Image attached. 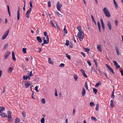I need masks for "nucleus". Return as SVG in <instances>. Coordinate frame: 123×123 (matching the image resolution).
<instances>
[{"mask_svg": "<svg viewBox=\"0 0 123 123\" xmlns=\"http://www.w3.org/2000/svg\"><path fill=\"white\" fill-rule=\"evenodd\" d=\"M103 11L105 14L106 16L108 17H110V14L109 12L108 9H107L106 7H105L103 9Z\"/></svg>", "mask_w": 123, "mask_h": 123, "instance_id": "obj_1", "label": "nucleus"}, {"mask_svg": "<svg viewBox=\"0 0 123 123\" xmlns=\"http://www.w3.org/2000/svg\"><path fill=\"white\" fill-rule=\"evenodd\" d=\"M84 34L83 32L78 33L77 34V36L80 40L81 41L84 38Z\"/></svg>", "mask_w": 123, "mask_h": 123, "instance_id": "obj_2", "label": "nucleus"}, {"mask_svg": "<svg viewBox=\"0 0 123 123\" xmlns=\"http://www.w3.org/2000/svg\"><path fill=\"white\" fill-rule=\"evenodd\" d=\"M62 7V4H60L59 1H58L56 4V8L57 10L61 12H62L61 10V8Z\"/></svg>", "mask_w": 123, "mask_h": 123, "instance_id": "obj_3", "label": "nucleus"}, {"mask_svg": "<svg viewBox=\"0 0 123 123\" xmlns=\"http://www.w3.org/2000/svg\"><path fill=\"white\" fill-rule=\"evenodd\" d=\"M9 32V30H8L4 33L3 35L2 39V40L4 39L7 37Z\"/></svg>", "mask_w": 123, "mask_h": 123, "instance_id": "obj_4", "label": "nucleus"}, {"mask_svg": "<svg viewBox=\"0 0 123 123\" xmlns=\"http://www.w3.org/2000/svg\"><path fill=\"white\" fill-rule=\"evenodd\" d=\"M46 39H45V37H43V43L42 44V45L43 46L44 44H47L48 43L49 41L48 40V38H47Z\"/></svg>", "mask_w": 123, "mask_h": 123, "instance_id": "obj_5", "label": "nucleus"}, {"mask_svg": "<svg viewBox=\"0 0 123 123\" xmlns=\"http://www.w3.org/2000/svg\"><path fill=\"white\" fill-rule=\"evenodd\" d=\"M32 10V8H30L27 11L25 15L26 17L28 18H29V15L31 13V12Z\"/></svg>", "mask_w": 123, "mask_h": 123, "instance_id": "obj_6", "label": "nucleus"}, {"mask_svg": "<svg viewBox=\"0 0 123 123\" xmlns=\"http://www.w3.org/2000/svg\"><path fill=\"white\" fill-rule=\"evenodd\" d=\"M106 66L111 72L113 74H115V73L113 70L110 66H109L107 64H106Z\"/></svg>", "mask_w": 123, "mask_h": 123, "instance_id": "obj_7", "label": "nucleus"}, {"mask_svg": "<svg viewBox=\"0 0 123 123\" xmlns=\"http://www.w3.org/2000/svg\"><path fill=\"white\" fill-rule=\"evenodd\" d=\"M97 48L98 51L101 52L102 50L101 48V44H98L97 45Z\"/></svg>", "mask_w": 123, "mask_h": 123, "instance_id": "obj_8", "label": "nucleus"}, {"mask_svg": "<svg viewBox=\"0 0 123 123\" xmlns=\"http://www.w3.org/2000/svg\"><path fill=\"white\" fill-rule=\"evenodd\" d=\"M107 25L110 30H111L112 29V26L111 22L109 21L107 22Z\"/></svg>", "mask_w": 123, "mask_h": 123, "instance_id": "obj_9", "label": "nucleus"}, {"mask_svg": "<svg viewBox=\"0 0 123 123\" xmlns=\"http://www.w3.org/2000/svg\"><path fill=\"white\" fill-rule=\"evenodd\" d=\"M31 85V83H30V81L26 82L25 83V86L26 88H28L29 86Z\"/></svg>", "mask_w": 123, "mask_h": 123, "instance_id": "obj_10", "label": "nucleus"}, {"mask_svg": "<svg viewBox=\"0 0 123 123\" xmlns=\"http://www.w3.org/2000/svg\"><path fill=\"white\" fill-rule=\"evenodd\" d=\"M100 20L101 21L102 27L103 28V29L104 30L105 29L104 24L102 18H100Z\"/></svg>", "mask_w": 123, "mask_h": 123, "instance_id": "obj_11", "label": "nucleus"}, {"mask_svg": "<svg viewBox=\"0 0 123 123\" xmlns=\"http://www.w3.org/2000/svg\"><path fill=\"white\" fill-rule=\"evenodd\" d=\"M17 20H19V17H20V10H19V8L18 9V11H17Z\"/></svg>", "mask_w": 123, "mask_h": 123, "instance_id": "obj_12", "label": "nucleus"}, {"mask_svg": "<svg viewBox=\"0 0 123 123\" xmlns=\"http://www.w3.org/2000/svg\"><path fill=\"white\" fill-rule=\"evenodd\" d=\"M12 59L14 61H15L16 60V58L15 56V53L13 51L12 52Z\"/></svg>", "mask_w": 123, "mask_h": 123, "instance_id": "obj_13", "label": "nucleus"}, {"mask_svg": "<svg viewBox=\"0 0 123 123\" xmlns=\"http://www.w3.org/2000/svg\"><path fill=\"white\" fill-rule=\"evenodd\" d=\"M13 69V68L11 67L9 68L7 70L8 73H11L12 72Z\"/></svg>", "mask_w": 123, "mask_h": 123, "instance_id": "obj_14", "label": "nucleus"}, {"mask_svg": "<svg viewBox=\"0 0 123 123\" xmlns=\"http://www.w3.org/2000/svg\"><path fill=\"white\" fill-rule=\"evenodd\" d=\"M7 116H6V117H11V112L10 111H7Z\"/></svg>", "mask_w": 123, "mask_h": 123, "instance_id": "obj_15", "label": "nucleus"}, {"mask_svg": "<svg viewBox=\"0 0 123 123\" xmlns=\"http://www.w3.org/2000/svg\"><path fill=\"white\" fill-rule=\"evenodd\" d=\"M44 36L45 37H45V39H46L47 38H48V40L49 41V39L48 38V35H47V32H44Z\"/></svg>", "mask_w": 123, "mask_h": 123, "instance_id": "obj_16", "label": "nucleus"}, {"mask_svg": "<svg viewBox=\"0 0 123 123\" xmlns=\"http://www.w3.org/2000/svg\"><path fill=\"white\" fill-rule=\"evenodd\" d=\"M5 109V108L4 107L0 106V114Z\"/></svg>", "mask_w": 123, "mask_h": 123, "instance_id": "obj_17", "label": "nucleus"}, {"mask_svg": "<svg viewBox=\"0 0 123 123\" xmlns=\"http://www.w3.org/2000/svg\"><path fill=\"white\" fill-rule=\"evenodd\" d=\"M113 2L114 4L115 5V6L116 9H117V8H118V5L117 4L116 1L115 0H113Z\"/></svg>", "mask_w": 123, "mask_h": 123, "instance_id": "obj_18", "label": "nucleus"}, {"mask_svg": "<svg viewBox=\"0 0 123 123\" xmlns=\"http://www.w3.org/2000/svg\"><path fill=\"white\" fill-rule=\"evenodd\" d=\"M98 26V29L99 32H101V26L100 25L99 22H97Z\"/></svg>", "mask_w": 123, "mask_h": 123, "instance_id": "obj_19", "label": "nucleus"}, {"mask_svg": "<svg viewBox=\"0 0 123 123\" xmlns=\"http://www.w3.org/2000/svg\"><path fill=\"white\" fill-rule=\"evenodd\" d=\"M86 93V91L84 88H83L82 89V95L83 96L85 95Z\"/></svg>", "mask_w": 123, "mask_h": 123, "instance_id": "obj_20", "label": "nucleus"}, {"mask_svg": "<svg viewBox=\"0 0 123 123\" xmlns=\"http://www.w3.org/2000/svg\"><path fill=\"white\" fill-rule=\"evenodd\" d=\"M101 82L99 81L95 85V87H98L99 85L100 86L101 85Z\"/></svg>", "mask_w": 123, "mask_h": 123, "instance_id": "obj_21", "label": "nucleus"}, {"mask_svg": "<svg viewBox=\"0 0 123 123\" xmlns=\"http://www.w3.org/2000/svg\"><path fill=\"white\" fill-rule=\"evenodd\" d=\"M114 102V100H111L110 101V106L112 108L113 107V103Z\"/></svg>", "mask_w": 123, "mask_h": 123, "instance_id": "obj_22", "label": "nucleus"}, {"mask_svg": "<svg viewBox=\"0 0 123 123\" xmlns=\"http://www.w3.org/2000/svg\"><path fill=\"white\" fill-rule=\"evenodd\" d=\"M37 39L39 43H41L42 40L39 37H37Z\"/></svg>", "mask_w": 123, "mask_h": 123, "instance_id": "obj_23", "label": "nucleus"}, {"mask_svg": "<svg viewBox=\"0 0 123 123\" xmlns=\"http://www.w3.org/2000/svg\"><path fill=\"white\" fill-rule=\"evenodd\" d=\"M77 29L79 31V32H82L81 28V26H79L77 27Z\"/></svg>", "mask_w": 123, "mask_h": 123, "instance_id": "obj_24", "label": "nucleus"}, {"mask_svg": "<svg viewBox=\"0 0 123 123\" xmlns=\"http://www.w3.org/2000/svg\"><path fill=\"white\" fill-rule=\"evenodd\" d=\"M19 119L18 118H16L15 120V123H19Z\"/></svg>", "mask_w": 123, "mask_h": 123, "instance_id": "obj_25", "label": "nucleus"}, {"mask_svg": "<svg viewBox=\"0 0 123 123\" xmlns=\"http://www.w3.org/2000/svg\"><path fill=\"white\" fill-rule=\"evenodd\" d=\"M8 118V120L10 122H11L12 121V118L11 117H7Z\"/></svg>", "mask_w": 123, "mask_h": 123, "instance_id": "obj_26", "label": "nucleus"}, {"mask_svg": "<svg viewBox=\"0 0 123 123\" xmlns=\"http://www.w3.org/2000/svg\"><path fill=\"white\" fill-rule=\"evenodd\" d=\"M0 115L2 117H6V115L5 113L4 112H2L0 114Z\"/></svg>", "mask_w": 123, "mask_h": 123, "instance_id": "obj_27", "label": "nucleus"}, {"mask_svg": "<svg viewBox=\"0 0 123 123\" xmlns=\"http://www.w3.org/2000/svg\"><path fill=\"white\" fill-rule=\"evenodd\" d=\"M48 62L50 64H53V62L51 60V59L50 58H48Z\"/></svg>", "mask_w": 123, "mask_h": 123, "instance_id": "obj_28", "label": "nucleus"}, {"mask_svg": "<svg viewBox=\"0 0 123 123\" xmlns=\"http://www.w3.org/2000/svg\"><path fill=\"white\" fill-rule=\"evenodd\" d=\"M74 77L75 81H77L78 79V77L77 75L74 74Z\"/></svg>", "mask_w": 123, "mask_h": 123, "instance_id": "obj_29", "label": "nucleus"}, {"mask_svg": "<svg viewBox=\"0 0 123 123\" xmlns=\"http://www.w3.org/2000/svg\"><path fill=\"white\" fill-rule=\"evenodd\" d=\"M8 46V44L6 43L5 44L3 48L4 50H5L6 48Z\"/></svg>", "mask_w": 123, "mask_h": 123, "instance_id": "obj_30", "label": "nucleus"}, {"mask_svg": "<svg viewBox=\"0 0 123 123\" xmlns=\"http://www.w3.org/2000/svg\"><path fill=\"white\" fill-rule=\"evenodd\" d=\"M9 55L7 53H6L4 55V59H6L8 57Z\"/></svg>", "mask_w": 123, "mask_h": 123, "instance_id": "obj_31", "label": "nucleus"}, {"mask_svg": "<svg viewBox=\"0 0 123 123\" xmlns=\"http://www.w3.org/2000/svg\"><path fill=\"white\" fill-rule=\"evenodd\" d=\"M91 16L92 21L94 22L95 25H96V22L95 21V20H94V19L93 17V16H92V15Z\"/></svg>", "mask_w": 123, "mask_h": 123, "instance_id": "obj_32", "label": "nucleus"}, {"mask_svg": "<svg viewBox=\"0 0 123 123\" xmlns=\"http://www.w3.org/2000/svg\"><path fill=\"white\" fill-rule=\"evenodd\" d=\"M23 79L24 80H27V76L24 75L23 76Z\"/></svg>", "mask_w": 123, "mask_h": 123, "instance_id": "obj_33", "label": "nucleus"}, {"mask_svg": "<svg viewBox=\"0 0 123 123\" xmlns=\"http://www.w3.org/2000/svg\"><path fill=\"white\" fill-rule=\"evenodd\" d=\"M26 48H23L22 49L23 52L24 53H26Z\"/></svg>", "mask_w": 123, "mask_h": 123, "instance_id": "obj_34", "label": "nucleus"}, {"mask_svg": "<svg viewBox=\"0 0 123 123\" xmlns=\"http://www.w3.org/2000/svg\"><path fill=\"white\" fill-rule=\"evenodd\" d=\"M93 92L95 94H96L97 93V92L98 91V90L97 89H96L93 88Z\"/></svg>", "mask_w": 123, "mask_h": 123, "instance_id": "obj_35", "label": "nucleus"}, {"mask_svg": "<svg viewBox=\"0 0 123 123\" xmlns=\"http://www.w3.org/2000/svg\"><path fill=\"white\" fill-rule=\"evenodd\" d=\"M33 75L32 73V71H31L30 72V73L28 74V76L30 77H31L33 76Z\"/></svg>", "mask_w": 123, "mask_h": 123, "instance_id": "obj_36", "label": "nucleus"}, {"mask_svg": "<svg viewBox=\"0 0 123 123\" xmlns=\"http://www.w3.org/2000/svg\"><path fill=\"white\" fill-rule=\"evenodd\" d=\"M50 22L51 25V26L53 27H54V28H55V25L54 24L53 22H52V21H51Z\"/></svg>", "mask_w": 123, "mask_h": 123, "instance_id": "obj_37", "label": "nucleus"}, {"mask_svg": "<svg viewBox=\"0 0 123 123\" xmlns=\"http://www.w3.org/2000/svg\"><path fill=\"white\" fill-rule=\"evenodd\" d=\"M45 122L44 118V117L42 118L41 120V123H44Z\"/></svg>", "mask_w": 123, "mask_h": 123, "instance_id": "obj_38", "label": "nucleus"}, {"mask_svg": "<svg viewBox=\"0 0 123 123\" xmlns=\"http://www.w3.org/2000/svg\"><path fill=\"white\" fill-rule=\"evenodd\" d=\"M41 102L43 104H44L45 103V101L44 98H43L42 99Z\"/></svg>", "mask_w": 123, "mask_h": 123, "instance_id": "obj_39", "label": "nucleus"}, {"mask_svg": "<svg viewBox=\"0 0 123 123\" xmlns=\"http://www.w3.org/2000/svg\"><path fill=\"white\" fill-rule=\"evenodd\" d=\"M32 1H30V5L31 7L30 8H31L33 7L32 6Z\"/></svg>", "mask_w": 123, "mask_h": 123, "instance_id": "obj_40", "label": "nucleus"}, {"mask_svg": "<svg viewBox=\"0 0 123 123\" xmlns=\"http://www.w3.org/2000/svg\"><path fill=\"white\" fill-rule=\"evenodd\" d=\"M22 114L23 116V117H25V116H26V115L25 112L24 111H23L22 112Z\"/></svg>", "mask_w": 123, "mask_h": 123, "instance_id": "obj_41", "label": "nucleus"}, {"mask_svg": "<svg viewBox=\"0 0 123 123\" xmlns=\"http://www.w3.org/2000/svg\"><path fill=\"white\" fill-rule=\"evenodd\" d=\"M66 57L68 58V59L69 60L71 59L70 57V55H68V54H67L66 55Z\"/></svg>", "mask_w": 123, "mask_h": 123, "instance_id": "obj_42", "label": "nucleus"}, {"mask_svg": "<svg viewBox=\"0 0 123 123\" xmlns=\"http://www.w3.org/2000/svg\"><path fill=\"white\" fill-rule=\"evenodd\" d=\"M91 118L92 120H94L95 121H96L97 120V119L95 117H91Z\"/></svg>", "mask_w": 123, "mask_h": 123, "instance_id": "obj_43", "label": "nucleus"}, {"mask_svg": "<svg viewBox=\"0 0 123 123\" xmlns=\"http://www.w3.org/2000/svg\"><path fill=\"white\" fill-rule=\"evenodd\" d=\"M99 105L98 104H97L96 105V107L95 109L96 110L98 111V110L99 109Z\"/></svg>", "mask_w": 123, "mask_h": 123, "instance_id": "obj_44", "label": "nucleus"}, {"mask_svg": "<svg viewBox=\"0 0 123 123\" xmlns=\"http://www.w3.org/2000/svg\"><path fill=\"white\" fill-rule=\"evenodd\" d=\"M86 51L87 52V53L88 54V52L90 51V49L87 48H85V49Z\"/></svg>", "mask_w": 123, "mask_h": 123, "instance_id": "obj_45", "label": "nucleus"}, {"mask_svg": "<svg viewBox=\"0 0 123 123\" xmlns=\"http://www.w3.org/2000/svg\"><path fill=\"white\" fill-rule=\"evenodd\" d=\"M90 105L91 106L93 107L94 105V104L92 102H91L90 103Z\"/></svg>", "mask_w": 123, "mask_h": 123, "instance_id": "obj_46", "label": "nucleus"}, {"mask_svg": "<svg viewBox=\"0 0 123 123\" xmlns=\"http://www.w3.org/2000/svg\"><path fill=\"white\" fill-rule=\"evenodd\" d=\"M64 66V64L63 63H61L59 65V67H63Z\"/></svg>", "mask_w": 123, "mask_h": 123, "instance_id": "obj_47", "label": "nucleus"}, {"mask_svg": "<svg viewBox=\"0 0 123 123\" xmlns=\"http://www.w3.org/2000/svg\"><path fill=\"white\" fill-rule=\"evenodd\" d=\"M85 86L86 87V89L88 90L87 83L86 82H85Z\"/></svg>", "mask_w": 123, "mask_h": 123, "instance_id": "obj_48", "label": "nucleus"}, {"mask_svg": "<svg viewBox=\"0 0 123 123\" xmlns=\"http://www.w3.org/2000/svg\"><path fill=\"white\" fill-rule=\"evenodd\" d=\"M69 41L68 40H66V43H65V45L67 46H68L69 45Z\"/></svg>", "mask_w": 123, "mask_h": 123, "instance_id": "obj_49", "label": "nucleus"}, {"mask_svg": "<svg viewBox=\"0 0 123 123\" xmlns=\"http://www.w3.org/2000/svg\"><path fill=\"white\" fill-rule=\"evenodd\" d=\"M48 6L49 7H50L51 6V5L50 4V1L49 0L48 1Z\"/></svg>", "mask_w": 123, "mask_h": 123, "instance_id": "obj_50", "label": "nucleus"}, {"mask_svg": "<svg viewBox=\"0 0 123 123\" xmlns=\"http://www.w3.org/2000/svg\"><path fill=\"white\" fill-rule=\"evenodd\" d=\"M113 62L114 63L115 66H116L118 65L116 61H113Z\"/></svg>", "mask_w": 123, "mask_h": 123, "instance_id": "obj_51", "label": "nucleus"}, {"mask_svg": "<svg viewBox=\"0 0 123 123\" xmlns=\"http://www.w3.org/2000/svg\"><path fill=\"white\" fill-rule=\"evenodd\" d=\"M38 86H36L35 87V89L36 90V91L37 92H39V91L38 90Z\"/></svg>", "mask_w": 123, "mask_h": 123, "instance_id": "obj_52", "label": "nucleus"}, {"mask_svg": "<svg viewBox=\"0 0 123 123\" xmlns=\"http://www.w3.org/2000/svg\"><path fill=\"white\" fill-rule=\"evenodd\" d=\"M55 95L56 96H58V94H57V90H56V89H55Z\"/></svg>", "mask_w": 123, "mask_h": 123, "instance_id": "obj_53", "label": "nucleus"}, {"mask_svg": "<svg viewBox=\"0 0 123 123\" xmlns=\"http://www.w3.org/2000/svg\"><path fill=\"white\" fill-rule=\"evenodd\" d=\"M80 71L83 74L85 72L84 70L82 69H80Z\"/></svg>", "mask_w": 123, "mask_h": 123, "instance_id": "obj_54", "label": "nucleus"}, {"mask_svg": "<svg viewBox=\"0 0 123 123\" xmlns=\"http://www.w3.org/2000/svg\"><path fill=\"white\" fill-rule=\"evenodd\" d=\"M87 63H88V65L89 66H91V64L90 62L89 61H87Z\"/></svg>", "mask_w": 123, "mask_h": 123, "instance_id": "obj_55", "label": "nucleus"}, {"mask_svg": "<svg viewBox=\"0 0 123 123\" xmlns=\"http://www.w3.org/2000/svg\"><path fill=\"white\" fill-rule=\"evenodd\" d=\"M118 22L117 20H116L115 21V24L117 26Z\"/></svg>", "mask_w": 123, "mask_h": 123, "instance_id": "obj_56", "label": "nucleus"}, {"mask_svg": "<svg viewBox=\"0 0 123 123\" xmlns=\"http://www.w3.org/2000/svg\"><path fill=\"white\" fill-rule=\"evenodd\" d=\"M75 111L74 109H73V115H74L75 114Z\"/></svg>", "mask_w": 123, "mask_h": 123, "instance_id": "obj_57", "label": "nucleus"}, {"mask_svg": "<svg viewBox=\"0 0 123 123\" xmlns=\"http://www.w3.org/2000/svg\"><path fill=\"white\" fill-rule=\"evenodd\" d=\"M56 13H57V15H58V16H59V17H62V16L61 15V14H60V13H59L58 12H57Z\"/></svg>", "mask_w": 123, "mask_h": 123, "instance_id": "obj_58", "label": "nucleus"}, {"mask_svg": "<svg viewBox=\"0 0 123 123\" xmlns=\"http://www.w3.org/2000/svg\"><path fill=\"white\" fill-rule=\"evenodd\" d=\"M121 72V74L123 76V70L122 69H121L120 71Z\"/></svg>", "mask_w": 123, "mask_h": 123, "instance_id": "obj_59", "label": "nucleus"}, {"mask_svg": "<svg viewBox=\"0 0 123 123\" xmlns=\"http://www.w3.org/2000/svg\"><path fill=\"white\" fill-rule=\"evenodd\" d=\"M81 53L84 57L85 56V54L84 53L82 52H81Z\"/></svg>", "mask_w": 123, "mask_h": 123, "instance_id": "obj_60", "label": "nucleus"}, {"mask_svg": "<svg viewBox=\"0 0 123 123\" xmlns=\"http://www.w3.org/2000/svg\"><path fill=\"white\" fill-rule=\"evenodd\" d=\"M83 75L86 78L87 77V75H86V74L85 72L84 73H83Z\"/></svg>", "mask_w": 123, "mask_h": 123, "instance_id": "obj_61", "label": "nucleus"}, {"mask_svg": "<svg viewBox=\"0 0 123 123\" xmlns=\"http://www.w3.org/2000/svg\"><path fill=\"white\" fill-rule=\"evenodd\" d=\"M64 31L67 34V31L65 28H64Z\"/></svg>", "mask_w": 123, "mask_h": 123, "instance_id": "obj_62", "label": "nucleus"}, {"mask_svg": "<svg viewBox=\"0 0 123 123\" xmlns=\"http://www.w3.org/2000/svg\"><path fill=\"white\" fill-rule=\"evenodd\" d=\"M116 69H117L120 67V66L119 65H117L116 66Z\"/></svg>", "mask_w": 123, "mask_h": 123, "instance_id": "obj_63", "label": "nucleus"}, {"mask_svg": "<svg viewBox=\"0 0 123 123\" xmlns=\"http://www.w3.org/2000/svg\"><path fill=\"white\" fill-rule=\"evenodd\" d=\"M104 75H105V76L107 78H108V77L107 76V74L106 73H104Z\"/></svg>", "mask_w": 123, "mask_h": 123, "instance_id": "obj_64", "label": "nucleus"}]
</instances>
